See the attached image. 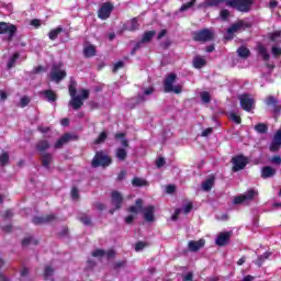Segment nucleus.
Returning <instances> with one entry per match:
<instances>
[{"label":"nucleus","instance_id":"1","mask_svg":"<svg viewBox=\"0 0 281 281\" xmlns=\"http://www.w3.org/2000/svg\"><path fill=\"white\" fill-rule=\"evenodd\" d=\"M226 5L235 8L239 12H249L254 5V0H227Z\"/></svg>","mask_w":281,"mask_h":281},{"label":"nucleus","instance_id":"2","mask_svg":"<svg viewBox=\"0 0 281 281\" xmlns=\"http://www.w3.org/2000/svg\"><path fill=\"white\" fill-rule=\"evenodd\" d=\"M175 80H177V75L170 74L165 79V91L166 93H181L183 87L181 85L175 86Z\"/></svg>","mask_w":281,"mask_h":281},{"label":"nucleus","instance_id":"3","mask_svg":"<svg viewBox=\"0 0 281 281\" xmlns=\"http://www.w3.org/2000/svg\"><path fill=\"white\" fill-rule=\"evenodd\" d=\"M214 36L215 33L212 29H203L193 33V40L200 43H207L210 41H214Z\"/></svg>","mask_w":281,"mask_h":281},{"label":"nucleus","instance_id":"4","mask_svg":"<svg viewBox=\"0 0 281 281\" xmlns=\"http://www.w3.org/2000/svg\"><path fill=\"white\" fill-rule=\"evenodd\" d=\"M254 199H258V190L249 189L247 193L236 196L233 203L235 205H240V203H249V201H254Z\"/></svg>","mask_w":281,"mask_h":281},{"label":"nucleus","instance_id":"5","mask_svg":"<svg viewBox=\"0 0 281 281\" xmlns=\"http://www.w3.org/2000/svg\"><path fill=\"white\" fill-rule=\"evenodd\" d=\"M99 166H102L103 168L106 166H111V158L106 154H104V151L97 153L92 160L93 168H98Z\"/></svg>","mask_w":281,"mask_h":281},{"label":"nucleus","instance_id":"6","mask_svg":"<svg viewBox=\"0 0 281 281\" xmlns=\"http://www.w3.org/2000/svg\"><path fill=\"white\" fill-rule=\"evenodd\" d=\"M66 76L67 72L63 69V65L58 64L52 67L49 78L53 82H60Z\"/></svg>","mask_w":281,"mask_h":281},{"label":"nucleus","instance_id":"7","mask_svg":"<svg viewBox=\"0 0 281 281\" xmlns=\"http://www.w3.org/2000/svg\"><path fill=\"white\" fill-rule=\"evenodd\" d=\"M247 27H251V23L239 20L238 22L234 23L231 27H228V37L226 38H232L233 34H236V32H243V30H247Z\"/></svg>","mask_w":281,"mask_h":281},{"label":"nucleus","instance_id":"8","mask_svg":"<svg viewBox=\"0 0 281 281\" xmlns=\"http://www.w3.org/2000/svg\"><path fill=\"white\" fill-rule=\"evenodd\" d=\"M239 102L244 111H251V109H254V104L256 103V101L254 100V97L249 94L239 95Z\"/></svg>","mask_w":281,"mask_h":281},{"label":"nucleus","instance_id":"9","mask_svg":"<svg viewBox=\"0 0 281 281\" xmlns=\"http://www.w3.org/2000/svg\"><path fill=\"white\" fill-rule=\"evenodd\" d=\"M92 257L99 258V260L104 262V260H111V258H115V250L104 251L102 249H97V250L92 251Z\"/></svg>","mask_w":281,"mask_h":281},{"label":"nucleus","instance_id":"10","mask_svg":"<svg viewBox=\"0 0 281 281\" xmlns=\"http://www.w3.org/2000/svg\"><path fill=\"white\" fill-rule=\"evenodd\" d=\"M232 162L234 172H238V170L245 169V166L249 164V160L245 156H236L232 159Z\"/></svg>","mask_w":281,"mask_h":281},{"label":"nucleus","instance_id":"11","mask_svg":"<svg viewBox=\"0 0 281 281\" xmlns=\"http://www.w3.org/2000/svg\"><path fill=\"white\" fill-rule=\"evenodd\" d=\"M16 33V26L10 23L0 22V34H5L8 38H12Z\"/></svg>","mask_w":281,"mask_h":281},{"label":"nucleus","instance_id":"12","mask_svg":"<svg viewBox=\"0 0 281 281\" xmlns=\"http://www.w3.org/2000/svg\"><path fill=\"white\" fill-rule=\"evenodd\" d=\"M192 212V202L183 204L182 209H176L175 214L171 216V221H177L181 214H190Z\"/></svg>","mask_w":281,"mask_h":281},{"label":"nucleus","instance_id":"13","mask_svg":"<svg viewBox=\"0 0 281 281\" xmlns=\"http://www.w3.org/2000/svg\"><path fill=\"white\" fill-rule=\"evenodd\" d=\"M229 238H232V232L220 233L215 239V244L218 247H223L229 243Z\"/></svg>","mask_w":281,"mask_h":281},{"label":"nucleus","instance_id":"14","mask_svg":"<svg viewBox=\"0 0 281 281\" xmlns=\"http://www.w3.org/2000/svg\"><path fill=\"white\" fill-rule=\"evenodd\" d=\"M113 11V5L111 3H104L99 10V19L106 20L111 16V12Z\"/></svg>","mask_w":281,"mask_h":281},{"label":"nucleus","instance_id":"15","mask_svg":"<svg viewBox=\"0 0 281 281\" xmlns=\"http://www.w3.org/2000/svg\"><path fill=\"white\" fill-rule=\"evenodd\" d=\"M155 34H157V32H155V31L145 32V34L143 35V40L136 44L132 54H135V52H137V48L140 47L143 43H150V41H153V37L155 36Z\"/></svg>","mask_w":281,"mask_h":281},{"label":"nucleus","instance_id":"16","mask_svg":"<svg viewBox=\"0 0 281 281\" xmlns=\"http://www.w3.org/2000/svg\"><path fill=\"white\" fill-rule=\"evenodd\" d=\"M280 146H281V130L278 131L276 134H274V137L272 139V143L270 145V150L272 153H276L277 150H280Z\"/></svg>","mask_w":281,"mask_h":281},{"label":"nucleus","instance_id":"17","mask_svg":"<svg viewBox=\"0 0 281 281\" xmlns=\"http://www.w3.org/2000/svg\"><path fill=\"white\" fill-rule=\"evenodd\" d=\"M122 193L114 191L112 192V205L115 207V210H120V207H122Z\"/></svg>","mask_w":281,"mask_h":281},{"label":"nucleus","instance_id":"18","mask_svg":"<svg viewBox=\"0 0 281 281\" xmlns=\"http://www.w3.org/2000/svg\"><path fill=\"white\" fill-rule=\"evenodd\" d=\"M144 218L148 223H151V221H155V206L149 205L144 209Z\"/></svg>","mask_w":281,"mask_h":281},{"label":"nucleus","instance_id":"19","mask_svg":"<svg viewBox=\"0 0 281 281\" xmlns=\"http://www.w3.org/2000/svg\"><path fill=\"white\" fill-rule=\"evenodd\" d=\"M202 247H205V239H200L198 241L191 240L188 244V248L191 251H199V249H202Z\"/></svg>","mask_w":281,"mask_h":281},{"label":"nucleus","instance_id":"20","mask_svg":"<svg viewBox=\"0 0 281 281\" xmlns=\"http://www.w3.org/2000/svg\"><path fill=\"white\" fill-rule=\"evenodd\" d=\"M205 65H207V60L205 59V57L198 55L193 58L194 69H203V67H205Z\"/></svg>","mask_w":281,"mask_h":281},{"label":"nucleus","instance_id":"21","mask_svg":"<svg viewBox=\"0 0 281 281\" xmlns=\"http://www.w3.org/2000/svg\"><path fill=\"white\" fill-rule=\"evenodd\" d=\"M276 175V168L266 166L261 169V177L262 179H269L271 177H274Z\"/></svg>","mask_w":281,"mask_h":281},{"label":"nucleus","instance_id":"22","mask_svg":"<svg viewBox=\"0 0 281 281\" xmlns=\"http://www.w3.org/2000/svg\"><path fill=\"white\" fill-rule=\"evenodd\" d=\"M54 221V215H46V216H36L33 218L34 225H41L43 223H49Z\"/></svg>","mask_w":281,"mask_h":281},{"label":"nucleus","instance_id":"23","mask_svg":"<svg viewBox=\"0 0 281 281\" xmlns=\"http://www.w3.org/2000/svg\"><path fill=\"white\" fill-rule=\"evenodd\" d=\"M83 55L86 58H91L92 56H95V46L91 44H86L83 47Z\"/></svg>","mask_w":281,"mask_h":281},{"label":"nucleus","instance_id":"24","mask_svg":"<svg viewBox=\"0 0 281 281\" xmlns=\"http://www.w3.org/2000/svg\"><path fill=\"white\" fill-rule=\"evenodd\" d=\"M213 186H214V176H211L204 182H202V190L204 192H210Z\"/></svg>","mask_w":281,"mask_h":281},{"label":"nucleus","instance_id":"25","mask_svg":"<svg viewBox=\"0 0 281 281\" xmlns=\"http://www.w3.org/2000/svg\"><path fill=\"white\" fill-rule=\"evenodd\" d=\"M223 0H206L199 8H216V5H221Z\"/></svg>","mask_w":281,"mask_h":281},{"label":"nucleus","instance_id":"26","mask_svg":"<svg viewBox=\"0 0 281 281\" xmlns=\"http://www.w3.org/2000/svg\"><path fill=\"white\" fill-rule=\"evenodd\" d=\"M69 104H70V106H72V109H75V111H78V109H80V106H82V99L77 95L71 97Z\"/></svg>","mask_w":281,"mask_h":281},{"label":"nucleus","instance_id":"27","mask_svg":"<svg viewBox=\"0 0 281 281\" xmlns=\"http://www.w3.org/2000/svg\"><path fill=\"white\" fill-rule=\"evenodd\" d=\"M69 139H71V135L65 134L56 142L55 148H63V146H65V144H67V142H69Z\"/></svg>","mask_w":281,"mask_h":281},{"label":"nucleus","instance_id":"28","mask_svg":"<svg viewBox=\"0 0 281 281\" xmlns=\"http://www.w3.org/2000/svg\"><path fill=\"white\" fill-rule=\"evenodd\" d=\"M52 165V155L50 154H42V166H44V168L49 169V166Z\"/></svg>","mask_w":281,"mask_h":281},{"label":"nucleus","instance_id":"29","mask_svg":"<svg viewBox=\"0 0 281 281\" xmlns=\"http://www.w3.org/2000/svg\"><path fill=\"white\" fill-rule=\"evenodd\" d=\"M125 29L128 30L130 32H134V30L139 29V23L137 22V19H133L130 22L125 24Z\"/></svg>","mask_w":281,"mask_h":281},{"label":"nucleus","instance_id":"30","mask_svg":"<svg viewBox=\"0 0 281 281\" xmlns=\"http://www.w3.org/2000/svg\"><path fill=\"white\" fill-rule=\"evenodd\" d=\"M132 184L134 188H142L144 186H148V182L143 178H134Z\"/></svg>","mask_w":281,"mask_h":281},{"label":"nucleus","instance_id":"31","mask_svg":"<svg viewBox=\"0 0 281 281\" xmlns=\"http://www.w3.org/2000/svg\"><path fill=\"white\" fill-rule=\"evenodd\" d=\"M60 32H63V27L61 26L52 30L48 33V38H50V41H56L58 38V34H60Z\"/></svg>","mask_w":281,"mask_h":281},{"label":"nucleus","instance_id":"32","mask_svg":"<svg viewBox=\"0 0 281 281\" xmlns=\"http://www.w3.org/2000/svg\"><path fill=\"white\" fill-rule=\"evenodd\" d=\"M200 98H201L203 104H210V102L212 101V94H210V92H207V91L201 92Z\"/></svg>","mask_w":281,"mask_h":281},{"label":"nucleus","instance_id":"33","mask_svg":"<svg viewBox=\"0 0 281 281\" xmlns=\"http://www.w3.org/2000/svg\"><path fill=\"white\" fill-rule=\"evenodd\" d=\"M258 52L260 56H262L263 60H269L270 55L269 52H267V48L263 45H258Z\"/></svg>","mask_w":281,"mask_h":281},{"label":"nucleus","instance_id":"34","mask_svg":"<svg viewBox=\"0 0 281 281\" xmlns=\"http://www.w3.org/2000/svg\"><path fill=\"white\" fill-rule=\"evenodd\" d=\"M115 139H120L122 146H124V148H127L128 140H126L124 133H116L115 134Z\"/></svg>","mask_w":281,"mask_h":281},{"label":"nucleus","instance_id":"35","mask_svg":"<svg viewBox=\"0 0 281 281\" xmlns=\"http://www.w3.org/2000/svg\"><path fill=\"white\" fill-rule=\"evenodd\" d=\"M142 199L136 200V206H131L130 212L133 214H137V212H142Z\"/></svg>","mask_w":281,"mask_h":281},{"label":"nucleus","instance_id":"36","mask_svg":"<svg viewBox=\"0 0 281 281\" xmlns=\"http://www.w3.org/2000/svg\"><path fill=\"white\" fill-rule=\"evenodd\" d=\"M45 98L48 100V102H56V93L52 90L44 91Z\"/></svg>","mask_w":281,"mask_h":281},{"label":"nucleus","instance_id":"37","mask_svg":"<svg viewBox=\"0 0 281 281\" xmlns=\"http://www.w3.org/2000/svg\"><path fill=\"white\" fill-rule=\"evenodd\" d=\"M47 148H49V143H47V140H42L37 144V150L42 154L45 153Z\"/></svg>","mask_w":281,"mask_h":281},{"label":"nucleus","instance_id":"38","mask_svg":"<svg viewBox=\"0 0 281 281\" xmlns=\"http://www.w3.org/2000/svg\"><path fill=\"white\" fill-rule=\"evenodd\" d=\"M194 3H196V0H191L190 2L182 4L181 8L179 9V12H186L190 10V8L194 7Z\"/></svg>","mask_w":281,"mask_h":281},{"label":"nucleus","instance_id":"39","mask_svg":"<svg viewBox=\"0 0 281 281\" xmlns=\"http://www.w3.org/2000/svg\"><path fill=\"white\" fill-rule=\"evenodd\" d=\"M237 54L240 58H247V56H249V50L247 47L241 46L237 49Z\"/></svg>","mask_w":281,"mask_h":281},{"label":"nucleus","instance_id":"40","mask_svg":"<svg viewBox=\"0 0 281 281\" xmlns=\"http://www.w3.org/2000/svg\"><path fill=\"white\" fill-rule=\"evenodd\" d=\"M126 149H124V148H119L117 150H116V157H117V159H120V161H124V159H126Z\"/></svg>","mask_w":281,"mask_h":281},{"label":"nucleus","instance_id":"41","mask_svg":"<svg viewBox=\"0 0 281 281\" xmlns=\"http://www.w3.org/2000/svg\"><path fill=\"white\" fill-rule=\"evenodd\" d=\"M38 241L34 239V237H26L22 240L23 247H26V245H37Z\"/></svg>","mask_w":281,"mask_h":281},{"label":"nucleus","instance_id":"42","mask_svg":"<svg viewBox=\"0 0 281 281\" xmlns=\"http://www.w3.org/2000/svg\"><path fill=\"white\" fill-rule=\"evenodd\" d=\"M52 276H54V269H52V267H46L44 271L45 280H52Z\"/></svg>","mask_w":281,"mask_h":281},{"label":"nucleus","instance_id":"43","mask_svg":"<svg viewBox=\"0 0 281 281\" xmlns=\"http://www.w3.org/2000/svg\"><path fill=\"white\" fill-rule=\"evenodd\" d=\"M19 59V53L13 54V56L9 59L8 68L12 69L14 67V63Z\"/></svg>","mask_w":281,"mask_h":281},{"label":"nucleus","instance_id":"44","mask_svg":"<svg viewBox=\"0 0 281 281\" xmlns=\"http://www.w3.org/2000/svg\"><path fill=\"white\" fill-rule=\"evenodd\" d=\"M8 161H10V156L8 155V153H3L0 156V165L1 166H7Z\"/></svg>","mask_w":281,"mask_h":281},{"label":"nucleus","instance_id":"45","mask_svg":"<svg viewBox=\"0 0 281 281\" xmlns=\"http://www.w3.org/2000/svg\"><path fill=\"white\" fill-rule=\"evenodd\" d=\"M228 117L232 120V122H235V124H240V116L238 114L231 112Z\"/></svg>","mask_w":281,"mask_h":281},{"label":"nucleus","instance_id":"46","mask_svg":"<svg viewBox=\"0 0 281 281\" xmlns=\"http://www.w3.org/2000/svg\"><path fill=\"white\" fill-rule=\"evenodd\" d=\"M255 130L257 133H266L267 132V125L263 123H259L255 126Z\"/></svg>","mask_w":281,"mask_h":281},{"label":"nucleus","instance_id":"47","mask_svg":"<svg viewBox=\"0 0 281 281\" xmlns=\"http://www.w3.org/2000/svg\"><path fill=\"white\" fill-rule=\"evenodd\" d=\"M30 104V99L27 95H24L20 100V106L24 109V106H27Z\"/></svg>","mask_w":281,"mask_h":281},{"label":"nucleus","instance_id":"48","mask_svg":"<svg viewBox=\"0 0 281 281\" xmlns=\"http://www.w3.org/2000/svg\"><path fill=\"white\" fill-rule=\"evenodd\" d=\"M79 220L81 221V223H83V225H91V217L87 215H81Z\"/></svg>","mask_w":281,"mask_h":281},{"label":"nucleus","instance_id":"49","mask_svg":"<svg viewBox=\"0 0 281 281\" xmlns=\"http://www.w3.org/2000/svg\"><path fill=\"white\" fill-rule=\"evenodd\" d=\"M277 100H276V98L274 97H268L267 98V100H266V104L268 105V106H274V104H277Z\"/></svg>","mask_w":281,"mask_h":281},{"label":"nucleus","instance_id":"50","mask_svg":"<svg viewBox=\"0 0 281 281\" xmlns=\"http://www.w3.org/2000/svg\"><path fill=\"white\" fill-rule=\"evenodd\" d=\"M106 139V133L102 132L99 137L95 139V144H102Z\"/></svg>","mask_w":281,"mask_h":281},{"label":"nucleus","instance_id":"51","mask_svg":"<svg viewBox=\"0 0 281 281\" xmlns=\"http://www.w3.org/2000/svg\"><path fill=\"white\" fill-rule=\"evenodd\" d=\"M156 166H157V168H164V166H166V159H164V158H158L157 160H156Z\"/></svg>","mask_w":281,"mask_h":281},{"label":"nucleus","instance_id":"52","mask_svg":"<svg viewBox=\"0 0 281 281\" xmlns=\"http://www.w3.org/2000/svg\"><path fill=\"white\" fill-rule=\"evenodd\" d=\"M78 97L81 99V101L87 100V98H89V91L88 90H81L80 94Z\"/></svg>","mask_w":281,"mask_h":281},{"label":"nucleus","instance_id":"53","mask_svg":"<svg viewBox=\"0 0 281 281\" xmlns=\"http://www.w3.org/2000/svg\"><path fill=\"white\" fill-rule=\"evenodd\" d=\"M228 16H229V11L227 9H224L221 11V19H223V21L227 20Z\"/></svg>","mask_w":281,"mask_h":281},{"label":"nucleus","instance_id":"54","mask_svg":"<svg viewBox=\"0 0 281 281\" xmlns=\"http://www.w3.org/2000/svg\"><path fill=\"white\" fill-rule=\"evenodd\" d=\"M269 258V252H265L261 257L258 258L257 265H262V260H267Z\"/></svg>","mask_w":281,"mask_h":281},{"label":"nucleus","instance_id":"55","mask_svg":"<svg viewBox=\"0 0 281 281\" xmlns=\"http://www.w3.org/2000/svg\"><path fill=\"white\" fill-rule=\"evenodd\" d=\"M144 247H146V243L144 241H138L135 246L136 251H142V249H144Z\"/></svg>","mask_w":281,"mask_h":281},{"label":"nucleus","instance_id":"56","mask_svg":"<svg viewBox=\"0 0 281 281\" xmlns=\"http://www.w3.org/2000/svg\"><path fill=\"white\" fill-rule=\"evenodd\" d=\"M281 55V48L278 46L272 47V56H280Z\"/></svg>","mask_w":281,"mask_h":281},{"label":"nucleus","instance_id":"57","mask_svg":"<svg viewBox=\"0 0 281 281\" xmlns=\"http://www.w3.org/2000/svg\"><path fill=\"white\" fill-rule=\"evenodd\" d=\"M69 94H70V98L76 97V86H74V83L69 86Z\"/></svg>","mask_w":281,"mask_h":281},{"label":"nucleus","instance_id":"58","mask_svg":"<svg viewBox=\"0 0 281 281\" xmlns=\"http://www.w3.org/2000/svg\"><path fill=\"white\" fill-rule=\"evenodd\" d=\"M122 67H124V61H117L114 64L113 71H117L119 69H122Z\"/></svg>","mask_w":281,"mask_h":281},{"label":"nucleus","instance_id":"59","mask_svg":"<svg viewBox=\"0 0 281 281\" xmlns=\"http://www.w3.org/2000/svg\"><path fill=\"white\" fill-rule=\"evenodd\" d=\"M175 190H177V188L172 184H169L166 187L167 194H172L175 192Z\"/></svg>","mask_w":281,"mask_h":281},{"label":"nucleus","instance_id":"60","mask_svg":"<svg viewBox=\"0 0 281 281\" xmlns=\"http://www.w3.org/2000/svg\"><path fill=\"white\" fill-rule=\"evenodd\" d=\"M213 131H214V128H212V127H209V128L204 130L202 132V137H207V135H212Z\"/></svg>","mask_w":281,"mask_h":281},{"label":"nucleus","instance_id":"61","mask_svg":"<svg viewBox=\"0 0 281 281\" xmlns=\"http://www.w3.org/2000/svg\"><path fill=\"white\" fill-rule=\"evenodd\" d=\"M280 31H277L274 33L271 34V41H278V38H280Z\"/></svg>","mask_w":281,"mask_h":281},{"label":"nucleus","instance_id":"62","mask_svg":"<svg viewBox=\"0 0 281 281\" xmlns=\"http://www.w3.org/2000/svg\"><path fill=\"white\" fill-rule=\"evenodd\" d=\"M271 161H272V164L280 165L281 164V158H280V156H274V157H272Z\"/></svg>","mask_w":281,"mask_h":281},{"label":"nucleus","instance_id":"63","mask_svg":"<svg viewBox=\"0 0 281 281\" xmlns=\"http://www.w3.org/2000/svg\"><path fill=\"white\" fill-rule=\"evenodd\" d=\"M192 278H193L192 272H189V273H187V274L183 277V281H192Z\"/></svg>","mask_w":281,"mask_h":281},{"label":"nucleus","instance_id":"64","mask_svg":"<svg viewBox=\"0 0 281 281\" xmlns=\"http://www.w3.org/2000/svg\"><path fill=\"white\" fill-rule=\"evenodd\" d=\"M71 196H72L74 200L78 199V189L72 188V190H71Z\"/></svg>","mask_w":281,"mask_h":281}]
</instances>
